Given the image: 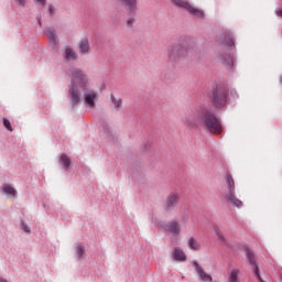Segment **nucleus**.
Here are the masks:
<instances>
[{"instance_id": "nucleus-1", "label": "nucleus", "mask_w": 282, "mask_h": 282, "mask_svg": "<svg viewBox=\"0 0 282 282\" xmlns=\"http://www.w3.org/2000/svg\"><path fill=\"white\" fill-rule=\"evenodd\" d=\"M183 124L191 130L203 128L212 134L223 133V126L219 119L207 108H200L193 115H185V117H183Z\"/></svg>"}, {"instance_id": "nucleus-2", "label": "nucleus", "mask_w": 282, "mask_h": 282, "mask_svg": "<svg viewBox=\"0 0 282 282\" xmlns=\"http://www.w3.org/2000/svg\"><path fill=\"white\" fill-rule=\"evenodd\" d=\"M69 76L72 80L69 96L73 107H75L78 106L80 100V91L86 94L87 87H89V77L83 70H79V68H70Z\"/></svg>"}, {"instance_id": "nucleus-3", "label": "nucleus", "mask_w": 282, "mask_h": 282, "mask_svg": "<svg viewBox=\"0 0 282 282\" xmlns=\"http://www.w3.org/2000/svg\"><path fill=\"white\" fill-rule=\"evenodd\" d=\"M226 199L229 200L234 205V207H243L242 200H239V198H237L236 196V182L235 178H232L231 174H226Z\"/></svg>"}, {"instance_id": "nucleus-4", "label": "nucleus", "mask_w": 282, "mask_h": 282, "mask_svg": "<svg viewBox=\"0 0 282 282\" xmlns=\"http://www.w3.org/2000/svg\"><path fill=\"white\" fill-rule=\"evenodd\" d=\"M169 1H171L174 6H177L178 8H184L191 14H194L199 19H205L206 17L204 10H202L200 8H196L195 6H192V3L188 0H169Z\"/></svg>"}, {"instance_id": "nucleus-5", "label": "nucleus", "mask_w": 282, "mask_h": 282, "mask_svg": "<svg viewBox=\"0 0 282 282\" xmlns=\"http://www.w3.org/2000/svg\"><path fill=\"white\" fill-rule=\"evenodd\" d=\"M188 54V47L185 43H174L167 47V56L170 58H180L181 56H186Z\"/></svg>"}, {"instance_id": "nucleus-6", "label": "nucleus", "mask_w": 282, "mask_h": 282, "mask_svg": "<svg viewBox=\"0 0 282 282\" xmlns=\"http://www.w3.org/2000/svg\"><path fill=\"white\" fill-rule=\"evenodd\" d=\"M213 102L215 108H224L227 102V93H225L224 88H217L213 93Z\"/></svg>"}, {"instance_id": "nucleus-7", "label": "nucleus", "mask_w": 282, "mask_h": 282, "mask_svg": "<svg viewBox=\"0 0 282 282\" xmlns=\"http://www.w3.org/2000/svg\"><path fill=\"white\" fill-rule=\"evenodd\" d=\"M162 227L164 231H167L173 236H181L182 234V225L178 220H170V223H165Z\"/></svg>"}, {"instance_id": "nucleus-8", "label": "nucleus", "mask_w": 282, "mask_h": 282, "mask_svg": "<svg viewBox=\"0 0 282 282\" xmlns=\"http://www.w3.org/2000/svg\"><path fill=\"white\" fill-rule=\"evenodd\" d=\"M180 199L181 196L180 194H177V192H172L171 194H169L165 200V210L173 212L175 207H177Z\"/></svg>"}, {"instance_id": "nucleus-9", "label": "nucleus", "mask_w": 282, "mask_h": 282, "mask_svg": "<svg viewBox=\"0 0 282 282\" xmlns=\"http://www.w3.org/2000/svg\"><path fill=\"white\" fill-rule=\"evenodd\" d=\"M97 98H98V93H96V90H88V88L86 89V93L84 95V101L86 102V106H88V108L96 107Z\"/></svg>"}, {"instance_id": "nucleus-10", "label": "nucleus", "mask_w": 282, "mask_h": 282, "mask_svg": "<svg viewBox=\"0 0 282 282\" xmlns=\"http://www.w3.org/2000/svg\"><path fill=\"white\" fill-rule=\"evenodd\" d=\"M194 268L196 269V273L200 280H203V282H213L212 275H209V273H207L205 269L198 264V262H194Z\"/></svg>"}, {"instance_id": "nucleus-11", "label": "nucleus", "mask_w": 282, "mask_h": 282, "mask_svg": "<svg viewBox=\"0 0 282 282\" xmlns=\"http://www.w3.org/2000/svg\"><path fill=\"white\" fill-rule=\"evenodd\" d=\"M172 256L174 260L178 262H185L186 260V253L180 247H174V249L172 250Z\"/></svg>"}, {"instance_id": "nucleus-12", "label": "nucleus", "mask_w": 282, "mask_h": 282, "mask_svg": "<svg viewBox=\"0 0 282 282\" xmlns=\"http://www.w3.org/2000/svg\"><path fill=\"white\" fill-rule=\"evenodd\" d=\"M240 269H230L228 271V282H240Z\"/></svg>"}, {"instance_id": "nucleus-13", "label": "nucleus", "mask_w": 282, "mask_h": 282, "mask_svg": "<svg viewBox=\"0 0 282 282\" xmlns=\"http://www.w3.org/2000/svg\"><path fill=\"white\" fill-rule=\"evenodd\" d=\"M119 1H122L124 3V7L128 12L130 13L135 12L138 8V0H119Z\"/></svg>"}, {"instance_id": "nucleus-14", "label": "nucleus", "mask_w": 282, "mask_h": 282, "mask_svg": "<svg viewBox=\"0 0 282 282\" xmlns=\"http://www.w3.org/2000/svg\"><path fill=\"white\" fill-rule=\"evenodd\" d=\"M79 50H80L82 54H89V52H90L89 39H82L79 41Z\"/></svg>"}, {"instance_id": "nucleus-15", "label": "nucleus", "mask_w": 282, "mask_h": 282, "mask_svg": "<svg viewBox=\"0 0 282 282\" xmlns=\"http://www.w3.org/2000/svg\"><path fill=\"white\" fill-rule=\"evenodd\" d=\"M187 247H189V249H192V251H199V249H200V245H199L197 238H195L194 236H192L187 240Z\"/></svg>"}, {"instance_id": "nucleus-16", "label": "nucleus", "mask_w": 282, "mask_h": 282, "mask_svg": "<svg viewBox=\"0 0 282 282\" xmlns=\"http://www.w3.org/2000/svg\"><path fill=\"white\" fill-rule=\"evenodd\" d=\"M220 61L226 65V67H232L234 65V56L231 54H221L220 55Z\"/></svg>"}, {"instance_id": "nucleus-17", "label": "nucleus", "mask_w": 282, "mask_h": 282, "mask_svg": "<svg viewBox=\"0 0 282 282\" xmlns=\"http://www.w3.org/2000/svg\"><path fill=\"white\" fill-rule=\"evenodd\" d=\"M64 57L66 58V61H72V58H77V54L72 47H66L64 52Z\"/></svg>"}, {"instance_id": "nucleus-18", "label": "nucleus", "mask_w": 282, "mask_h": 282, "mask_svg": "<svg viewBox=\"0 0 282 282\" xmlns=\"http://www.w3.org/2000/svg\"><path fill=\"white\" fill-rule=\"evenodd\" d=\"M59 161L65 170H68L69 167H72V161L68 156H66V154H62Z\"/></svg>"}, {"instance_id": "nucleus-19", "label": "nucleus", "mask_w": 282, "mask_h": 282, "mask_svg": "<svg viewBox=\"0 0 282 282\" xmlns=\"http://www.w3.org/2000/svg\"><path fill=\"white\" fill-rule=\"evenodd\" d=\"M3 192L11 198H14L17 196V189H14V187H12L11 185H4Z\"/></svg>"}, {"instance_id": "nucleus-20", "label": "nucleus", "mask_w": 282, "mask_h": 282, "mask_svg": "<svg viewBox=\"0 0 282 282\" xmlns=\"http://www.w3.org/2000/svg\"><path fill=\"white\" fill-rule=\"evenodd\" d=\"M45 34L48 36L52 43H56V32L53 30V28H47V30H45Z\"/></svg>"}, {"instance_id": "nucleus-21", "label": "nucleus", "mask_w": 282, "mask_h": 282, "mask_svg": "<svg viewBox=\"0 0 282 282\" xmlns=\"http://www.w3.org/2000/svg\"><path fill=\"white\" fill-rule=\"evenodd\" d=\"M221 39L227 45H234L235 43L232 34L225 33L223 34Z\"/></svg>"}, {"instance_id": "nucleus-22", "label": "nucleus", "mask_w": 282, "mask_h": 282, "mask_svg": "<svg viewBox=\"0 0 282 282\" xmlns=\"http://www.w3.org/2000/svg\"><path fill=\"white\" fill-rule=\"evenodd\" d=\"M111 101L113 102L115 108H117L118 110H120V108H122L121 99H116V97H113V95H111Z\"/></svg>"}, {"instance_id": "nucleus-23", "label": "nucleus", "mask_w": 282, "mask_h": 282, "mask_svg": "<svg viewBox=\"0 0 282 282\" xmlns=\"http://www.w3.org/2000/svg\"><path fill=\"white\" fill-rule=\"evenodd\" d=\"M3 126L9 132H13V128L11 126V121L9 119H3Z\"/></svg>"}, {"instance_id": "nucleus-24", "label": "nucleus", "mask_w": 282, "mask_h": 282, "mask_svg": "<svg viewBox=\"0 0 282 282\" xmlns=\"http://www.w3.org/2000/svg\"><path fill=\"white\" fill-rule=\"evenodd\" d=\"M77 254L79 258H83V256H85V247H83V245H78Z\"/></svg>"}, {"instance_id": "nucleus-25", "label": "nucleus", "mask_w": 282, "mask_h": 282, "mask_svg": "<svg viewBox=\"0 0 282 282\" xmlns=\"http://www.w3.org/2000/svg\"><path fill=\"white\" fill-rule=\"evenodd\" d=\"M134 21H135L134 17H129V19H127V26L132 28Z\"/></svg>"}, {"instance_id": "nucleus-26", "label": "nucleus", "mask_w": 282, "mask_h": 282, "mask_svg": "<svg viewBox=\"0 0 282 282\" xmlns=\"http://www.w3.org/2000/svg\"><path fill=\"white\" fill-rule=\"evenodd\" d=\"M216 236H217L218 240H221L223 242L226 241L224 234H221L220 231H216Z\"/></svg>"}, {"instance_id": "nucleus-27", "label": "nucleus", "mask_w": 282, "mask_h": 282, "mask_svg": "<svg viewBox=\"0 0 282 282\" xmlns=\"http://www.w3.org/2000/svg\"><path fill=\"white\" fill-rule=\"evenodd\" d=\"M21 227H22V229H23L24 231H26V232L31 231L30 227H29L25 223H22V224H21Z\"/></svg>"}, {"instance_id": "nucleus-28", "label": "nucleus", "mask_w": 282, "mask_h": 282, "mask_svg": "<svg viewBox=\"0 0 282 282\" xmlns=\"http://www.w3.org/2000/svg\"><path fill=\"white\" fill-rule=\"evenodd\" d=\"M48 11H50L51 14H54L55 8H54L53 4H50V6H48Z\"/></svg>"}, {"instance_id": "nucleus-29", "label": "nucleus", "mask_w": 282, "mask_h": 282, "mask_svg": "<svg viewBox=\"0 0 282 282\" xmlns=\"http://www.w3.org/2000/svg\"><path fill=\"white\" fill-rule=\"evenodd\" d=\"M17 3H19L20 6H25L26 0H15Z\"/></svg>"}, {"instance_id": "nucleus-30", "label": "nucleus", "mask_w": 282, "mask_h": 282, "mask_svg": "<svg viewBox=\"0 0 282 282\" xmlns=\"http://www.w3.org/2000/svg\"><path fill=\"white\" fill-rule=\"evenodd\" d=\"M37 3H40V6H45L46 0H35Z\"/></svg>"}, {"instance_id": "nucleus-31", "label": "nucleus", "mask_w": 282, "mask_h": 282, "mask_svg": "<svg viewBox=\"0 0 282 282\" xmlns=\"http://www.w3.org/2000/svg\"><path fill=\"white\" fill-rule=\"evenodd\" d=\"M276 14H278L279 17H282V10H278V11H276Z\"/></svg>"}, {"instance_id": "nucleus-32", "label": "nucleus", "mask_w": 282, "mask_h": 282, "mask_svg": "<svg viewBox=\"0 0 282 282\" xmlns=\"http://www.w3.org/2000/svg\"><path fill=\"white\" fill-rule=\"evenodd\" d=\"M280 278H281V280H282V273L280 274Z\"/></svg>"}, {"instance_id": "nucleus-33", "label": "nucleus", "mask_w": 282, "mask_h": 282, "mask_svg": "<svg viewBox=\"0 0 282 282\" xmlns=\"http://www.w3.org/2000/svg\"><path fill=\"white\" fill-rule=\"evenodd\" d=\"M281 83H282V77H281Z\"/></svg>"}]
</instances>
